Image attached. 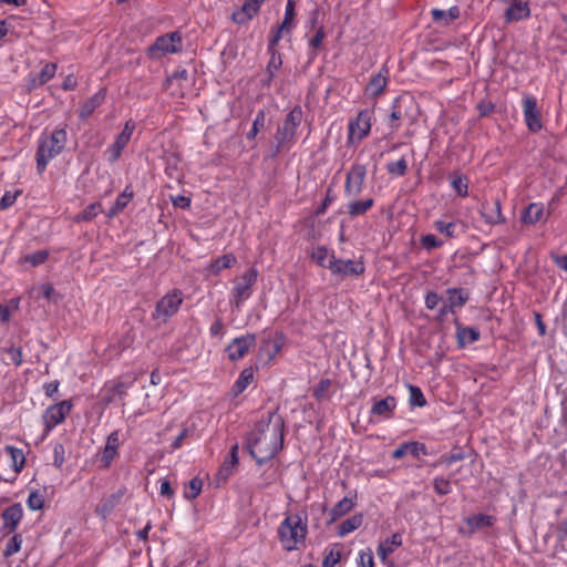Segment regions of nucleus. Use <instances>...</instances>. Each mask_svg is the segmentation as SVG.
Masks as SVG:
<instances>
[{
  "instance_id": "1",
  "label": "nucleus",
  "mask_w": 567,
  "mask_h": 567,
  "mask_svg": "<svg viewBox=\"0 0 567 567\" xmlns=\"http://www.w3.org/2000/svg\"><path fill=\"white\" fill-rule=\"evenodd\" d=\"M285 422L277 412H269L250 431L247 446L258 464L274 458L284 446Z\"/></svg>"
},
{
  "instance_id": "2",
  "label": "nucleus",
  "mask_w": 567,
  "mask_h": 567,
  "mask_svg": "<svg viewBox=\"0 0 567 567\" xmlns=\"http://www.w3.org/2000/svg\"><path fill=\"white\" fill-rule=\"evenodd\" d=\"M66 142L68 133L64 128L42 132L35 153L37 171L39 174H43L48 164L62 153Z\"/></svg>"
},
{
  "instance_id": "3",
  "label": "nucleus",
  "mask_w": 567,
  "mask_h": 567,
  "mask_svg": "<svg viewBox=\"0 0 567 567\" xmlns=\"http://www.w3.org/2000/svg\"><path fill=\"white\" fill-rule=\"evenodd\" d=\"M303 112L299 105H296L286 115L284 122L278 125L274 135L275 145L272 156L279 155L284 151H289L297 140V131L302 122Z\"/></svg>"
},
{
  "instance_id": "4",
  "label": "nucleus",
  "mask_w": 567,
  "mask_h": 567,
  "mask_svg": "<svg viewBox=\"0 0 567 567\" xmlns=\"http://www.w3.org/2000/svg\"><path fill=\"white\" fill-rule=\"evenodd\" d=\"M308 526L300 515L287 516L278 527L281 547L287 551L298 550L305 544Z\"/></svg>"
},
{
  "instance_id": "5",
  "label": "nucleus",
  "mask_w": 567,
  "mask_h": 567,
  "mask_svg": "<svg viewBox=\"0 0 567 567\" xmlns=\"http://www.w3.org/2000/svg\"><path fill=\"white\" fill-rule=\"evenodd\" d=\"M183 50V37L179 31H173L156 38L155 42L146 49L151 60H161L167 54L179 53Z\"/></svg>"
},
{
  "instance_id": "6",
  "label": "nucleus",
  "mask_w": 567,
  "mask_h": 567,
  "mask_svg": "<svg viewBox=\"0 0 567 567\" xmlns=\"http://www.w3.org/2000/svg\"><path fill=\"white\" fill-rule=\"evenodd\" d=\"M258 278V270L250 268L234 279V287L230 291V303L240 309L244 302L252 295V287Z\"/></svg>"
},
{
  "instance_id": "7",
  "label": "nucleus",
  "mask_w": 567,
  "mask_h": 567,
  "mask_svg": "<svg viewBox=\"0 0 567 567\" xmlns=\"http://www.w3.org/2000/svg\"><path fill=\"white\" fill-rule=\"evenodd\" d=\"M182 303L183 292L179 289H173L157 301L152 317L166 322L178 311Z\"/></svg>"
},
{
  "instance_id": "8",
  "label": "nucleus",
  "mask_w": 567,
  "mask_h": 567,
  "mask_svg": "<svg viewBox=\"0 0 567 567\" xmlns=\"http://www.w3.org/2000/svg\"><path fill=\"white\" fill-rule=\"evenodd\" d=\"M373 110H362L358 113L357 117L351 120L348 125V142L359 143L365 138L372 126Z\"/></svg>"
},
{
  "instance_id": "9",
  "label": "nucleus",
  "mask_w": 567,
  "mask_h": 567,
  "mask_svg": "<svg viewBox=\"0 0 567 567\" xmlns=\"http://www.w3.org/2000/svg\"><path fill=\"white\" fill-rule=\"evenodd\" d=\"M367 176V166L361 163H353L346 175L344 195L355 198L363 189Z\"/></svg>"
},
{
  "instance_id": "10",
  "label": "nucleus",
  "mask_w": 567,
  "mask_h": 567,
  "mask_svg": "<svg viewBox=\"0 0 567 567\" xmlns=\"http://www.w3.org/2000/svg\"><path fill=\"white\" fill-rule=\"evenodd\" d=\"M72 403L70 401H61L56 404L50 405L43 414L44 431L51 432L56 425L64 422L66 416L71 413Z\"/></svg>"
},
{
  "instance_id": "11",
  "label": "nucleus",
  "mask_w": 567,
  "mask_h": 567,
  "mask_svg": "<svg viewBox=\"0 0 567 567\" xmlns=\"http://www.w3.org/2000/svg\"><path fill=\"white\" fill-rule=\"evenodd\" d=\"M328 269L332 275L340 276L342 278L346 277H359L365 270L364 264L362 260L357 259H338L331 260L330 265H328Z\"/></svg>"
},
{
  "instance_id": "12",
  "label": "nucleus",
  "mask_w": 567,
  "mask_h": 567,
  "mask_svg": "<svg viewBox=\"0 0 567 567\" xmlns=\"http://www.w3.org/2000/svg\"><path fill=\"white\" fill-rule=\"evenodd\" d=\"M256 343V336L247 333L235 338L227 347L226 353L230 361H238L243 359L249 349Z\"/></svg>"
},
{
  "instance_id": "13",
  "label": "nucleus",
  "mask_w": 567,
  "mask_h": 567,
  "mask_svg": "<svg viewBox=\"0 0 567 567\" xmlns=\"http://www.w3.org/2000/svg\"><path fill=\"white\" fill-rule=\"evenodd\" d=\"M523 113H524L525 123L529 131L538 132L543 128L540 111L537 106V101L534 96L524 95Z\"/></svg>"
},
{
  "instance_id": "14",
  "label": "nucleus",
  "mask_w": 567,
  "mask_h": 567,
  "mask_svg": "<svg viewBox=\"0 0 567 567\" xmlns=\"http://www.w3.org/2000/svg\"><path fill=\"white\" fill-rule=\"evenodd\" d=\"M505 6V21L507 23L529 18V0H501Z\"/></svg>"
},
{
  "instance_id": "15",
  "label": "nucleus",
  "mask_w": 567,
  "mask_h": 567,
  "mask_svg": "<svg viewBox=\"0 0 567 567\" xmlns=\"http://www.w3.org/2000/svg\"><path fill=\"white\" fill-rule=\"evenodd\" d=\"M412 105L413 101L410 97L399 96L393 101L389 115L391 130L396 131L400 127V121L409 117V110Z\"/></svg>"
},
{
  "instance_id": "16",
  "label": "nucleus",
  "mask_w": 567,
  "mask_h": 567,
  "mask_svg": "<svg viewBox=\"0 0 567 567\" xmlns=\"http://www.w3.org/2000/svg\"><path fill=\"white\" fill-rule=\"evenodd\" d=\"M396 405V399L392 395L380 400L374 398L370 414L379 420H389L393 416Z\"/></svg>"
},
{
  "instance_id": "17",
  "label": "nucleus",
  "mask_w": 567,
  "mask_h": 567,
  "mask_svg": "<svg viewBox=\"0 0 567 567\" xmlns=\"http://www.w3.org/2000/svg\"><path fill=\"white\" fill-rule=\"evenodd\" d=\"M23 517V508L20 503H16L9 507H7L2 515V529L6 534L14 533Z\"/></svg>"
},
{
  "instance_id": "18",
  "label": "nucleus",
  "mask_w": 567,
  "mask_h": 567,
  "mask_svg": "<svg viewBox=\"0 0 567 567\" xmlns=\"http://www.w3.org/2000/svg\"><path fill=\"white\" fill-rule=\"evenodd\" d=\"M481 215L489 225L502 224L505 221V218L502 215L501 202L498 199L484 202L481 206Z\"/></svg>"
},
{
  "instance_id": "19",
  "label": "nucleus",
  "mask_w": 567,
  "mask_h": 567,
  "mask_svg": "<svg viewBox=\"0 0 567 567\" xmlns=\"http://www.w3.org/2000/svg\"><path fill=\"white\" fill-rule=\"evenodd\" d=\"M120 446V433L118 431H113L106 440L105 446L102 451L101 462L104 468H107L113 460L117 456V451Z\"/></svg>"
},
{
  "instance_id": "20",
  "label": "nucleus",
  "mask_w": 567,
  "mask_h": 567,
  "mask_svg": "<svg viewBox=\"0 0 567 567\" xmlns=\"http://www.w3.org/2000/svg\"><path fill=\"white\" fill-rule=\"evenodd\" d=\"M388 75L389 70L383 66L367 84L364 89L365 94L372 97H377L382 94L388 84Z\"/></svg>"
},
{
  "instance_id": "21",
  "label": "nucleus",
  "mask_w": 567,
  "mask_h": 567,
  "mask_svg": "<svg viewBox=\"0 0 567 567\" xmlns=\"http://www.w3.org/2000/svg\"><path fill=\"white\" fill-rule=\"evenodd\" d=\"M261 4L255 0H245L241 8L231 14V19L237 24H244L251 20L260 9Z\"/></svg>"
},
{
  "instance_id": "22",
  "label": "nucleus",
  "mask_w": 567,
  "mask_h": 567,
  "mask_svg": "<svg viewBox=\"0 0 567 567\" xmlns=\"http://www.w3.org/2000/svg\"><path fill=\"white\" fill-rule=\"evenodd\" d=\"M496 522V517L487 514H475L464 518V523L467 527V534L472 535L475 532L492 527Z\"/></svg>"
},
{
  "instance_id": "23",
  "label": "nucleus",
  "mask_w": 567,
  "mask_h": 567,
  "mask_svg": "<svg viewBox=\"0 0 567 567\" xmlns=\"http://www.w3.org/2000/svg\"><path fill=\"white\" fill-rule=\"evenodd\" d=\"M237 258L234 254H225L214 259L206 268V276H218L223 270L234 267Z\"/></svg>"
},
{
  "instance_id": "24",
  "label": "nucleus",
  "mask_w": 567,
  "mask_h": 567,
  "mask_svg": "<svg viewBox=\"0 0 567 567\" xmlns=\"http://www.w3.org/2000/svg\"><path fill=\"white\" fill-rule=\"evenodd\" d=\"M547 216L548 214L545 213L544 204L532 203L522 212L520 220L524 224L534 225L544 220Z\"/></svg>"
},
{
  "instance_id": "25",
  "label": "nucleus",
  "mask_w": 567,
  "mask_h": 567,
  "mask_svg": "<svg viewBox=\"0 0 567 567\" xmlns=\"http://www.w3.org/2000/svg\"><path fill=\"white\" fill-rule=\"evenodd\" d=\"M432 20L441 25H450L453 21H455L460 17V9L456 6H453L446 10L433 8L431 9Z\"/></svg>"
},
{
  "instance_id": "26",
  "label": "nucleus",
  "mask_w": 567,
  "mask_h": 567,
  "mask_svg": "<svg viewBox=\"0 0 567 567\" xmlns=\"http://www.w3.org/2000/svg\"><path fill=\"white\" fill-rule=\"evenodd\" d=\"M133 196L134 193L131 186H126L124 190L116 197V200L113 204V206L107 210L106 217L109 219H112L120 213H122L126 208L128 203L132 200Z\"/></svg>"
},
{
  "instance_id": "27",
  "label": "nucleus",
  "mask_w": 567,
  "mask_h": 567,
  "mask_svg": "<svg viewBox=\"0 0 567 567\" xmlns=\"http://www.w3.org/2000/svg\"><path fill=\"white\" fill-rule=\"evenodd\" d=\"M123 495V491H117L116 493H113L107 497L103 498L95 509L96 514L102 516L103 518L109 516L113 512V509L120 504Z\"/></svg>"
},
{
  "instance_id": "28",
  "label": "nucleus",
  "mask_w": 567,
  "mask_h": 567,
  "mask_svg": "<svg viewBox=\"0 0 567 567\" xmlns=\"http://www.w3.org/2000/svg\"><path fill=\"white\" fill-rule=\"evenodd\" d=\"M104 100L105 92L103 90L96 92L93 96L85 101L82 107L80 109V117L87 118L89 116H91L93 112L104 102Z\"/></svg>"
},
{
  "instance_id": "29",
  "label": "nucleus",
  "mask_w": 567,
  "mask_h": 567,
  "mask_svg": "<svg viewBox=\"0 0 567 567\" xmlns=\"http://www.w3.org/2000/svg\"><path fill=\"white\" fill-rule=\"evenodd\" d=\"M357 494L354 493L351 497H343L331 509V520L334 522L338 518L348 514L355 506Z\"/></svg>"
},
{
  "instance_id": "30",
  "label": "nucleus",
  "mask_w": 567,
  "mask_h": 567,
  "mask_svg": "<svg viewBox=\"0 0 567 567\" xmlns=\"http://www.w3.org/2000/svg\"><path fill=\"white\" fill-rule=\"evenodd\" d=\"M402 545V538L399 534H393L385 542L381 543L377 547V554L379 558L384 563L390 554L394 551V549Z\"/></svg>"
},
{
  "instance_id": "31",
  "label": "nucleus",
  "mask_w": 567,
  "mask_h": 567,
  "mask_svg": "<svg viewBox=\"0 0 567 567\" xmlns=\"http://www.w3.org/2000/svg\"><path fill=\"white\" fill-rule=\"evenodd\" d=\"M373 205H374V200L371 197L364 198L361 200L353 199L348 203L347 213L351 217H357V216L365 214L368 210H370L373 207Z\"/></svg>"
},
{
  "instance_id": "32",
  "label": "nucleus",
  "mask_w": 567,
  "mask_h": 567,
  "mask_svg": "<svg viewBox=\"0 0 567 567\" xmlns=\"http://www.w3.org/2000/svg\"><path fill=\"white\" fill-rule=\"evenodd\" d=\"M282 346V340L280 338L277 339H265L260 346V354L267 357V361H271L280 351Z\"/></svg>"
},
{
  "instance_id": "33",
  "label": "nucleus",
  "mask_w": 567,
  "mask_h": 567,
  "mask_svg": "<svg viewBox=\"0 0 567 567\" xmlns=\"http://www.w3.org/2000/svg\"><path fill=\"white\" fill-rule=\"evenodd\" d=\"M6 452L9 454L12 463V467L14 474L18 475L22 472L25 464V456L21 449L14 447L12 445H7L4 447Z\"/></svg>"
},
{
  "instance_id": "34",
  "label": "nucleus",
  "mask_w": 567,
  "mask_h": 567,
  "mask_svg": "<svg viewBox=\"0 0 567 567\" xmlns=\"http://www.w3.org/2000/svg\"><path fill=\"white\" fill-rule=\"evenodd\" d=\"M447 293V302L453 308H461L463 307L467 300L470 299V295L467 291H465L462 288H449L446 290Z\"/></svg>"
},
{
  "instance_id": "35",
  "label": "nucleus",
  "mask_w": 567,
  "mask_h": 567,
  "mask_svg": "<svg viewBox=\"0 0 567 567\" xmlns=\"http://www.w3.org/2000/svg\"><path fill=\"white\" fill-rule=\"evenodd\" d=\"M363 523V515L362 514H355L346 520H343L338 528V535L340 537H344L346 535L354 532L358 529Z\"/></svg>"
},
{
  "instance_id": "36",
  "label": "nucleus",
  "mask_w": 567,
  "mask_h": 567,
  "mask_svg": "<svg viewBox=\"0 0 567 567\" xmlns=\"http://www.w3.org/2000/svg\"><path fill=\"white\" fill-rule=\"evenodd\" d=\"M311 259L320 267L328 268V265H330L331 260H334L336 257L327 247L319 246L312 249Z\"/></svg>"
},
{
  "instance_id": "37",
  "label": "nucleus",
  "mask_w": 567,
  "mask_h": 567,
  "mask_svg": "<svg viewBox=\"0 0 567 567\" xmlns=\"http://www.w3.org/2000/svg\"><path fill=\"white\" fill-rule=\"evenodd\" d=\"M480 339V332L477 329L472 327H458L457 328V340L460 347L472 344Z\"/></svg>"
},
{
  "instance_id": "38",
  "label": "nucleus",
  "mask_w": 567,
  "mask_h": 567,
  "mask_svg": "<svg viewBox=\"0 0 567 567\" xmlns=\"http://www.w3.org/2000/svg\"><path fill=\"white\" fill-rule=\"evenodd\" d=\"M100 213H102V204L99 202L92 203L89 206H86L76 217L74 220L76 223L80 221H91L94 219Z\"/></svg>"
},
{
  "instance_id": "39",
  "label": "nucleus",
  "mask_w": 567,
  "mask_h": 567,
  "mask_svg": "<svg viewBox=\"0 0 567 567\" xmlns=\"http://www.w3.org/2000/svg\"><path fill=\"white\" fill-rule=\"evenodd\" d=\"M270 54L269 62L267 64V83H270L272 79L275 78L276 72L280 69L282 65V59L278 51H268Z\"/></svg>"
},
{
  "instance_id": "40",
  "label": "nucleus",
  "mask_w": 567,
  "mask_h": 567,
  "mask_svg": "<svg viewBox=\"0 0 567 567\" xmlns=\"http://www.w3.org/2000/svg\"><path fill=\"white\" fill-rule=\"evenodd\" d=\"M326 37V33H324V29L323 27H319L316 31V33L313 34V37H311L309 39V48H310V51H309V58L310 60H313L317 58L318 55V49L322 45V41Z\"/></svg>"
},
{
  "instance_id": "41",
  "label": "nucleus",
  "mask_w": 567,
  "mask_h": 567,
  "mask_svg": "<svg viewBox=\"0 0 567 567\" xmlns=\"http://www.w3.org/2000/svg\"><path fill=\"white\" fill-rule=\"evenodd\" d=\"M451 186L461 197L468 195V178L464 175L455 174L451 178Z\"/></svg>"
},
{
  "instance_id": "42",
  "label": "nucleus",
  "mask_w": 567,
  "mask_h": 567,
  "mask_svg": "<svg viewBox=\"0 0 567 567\" xmlns=\"http://www.w3.org/2000/svg\"><path fill=\"white\" fill-rule=\"evenodd\" d=\"M254 374L250 369H245L240 372L237 381L233 386V391L235 394H240L243 391L247 389V386L252 381Z\"/></svg>"
},
{
  "instance_id": "43",
  "label": "nucleus",
  "mask_w": 567,
  "mask_h": 567,
  "mask_svg": "<svg viewBox=\"0 0 567 567\" xmlns=\"http://www.w3.org/2000/svg\"><path fill=\"white\" fill-rule=\"evenodd\" d=\"M56 72V64L55 63H47L40 73L37 75V78L33 80V85H42L50 81Z\"/></svg>"
},
{
  "instance_id": "44",
  "label": "nucleus",
  "mask_w": 567,
  "mask_h": 567,
  "mask_svg": "<svg viewBox=\"0 0 567 567\" xmlns=\"http://www.w3.org/2000/svg\"><path fill=\"white\" fill-rule=\"evenodd\" d=\"M266 125V112L264 110H259L256 114V117L252 122L251 128L247 133L248 140H254L258 133L265 127Z\"/></svg>"
},
{
  "instance_id": "45",
  "label": "nucleus",
  "mask_w": 567,
  "mask_h": 567,
  "mask_svg": "<svg viewBox=\"0 0 567 567\" xmlns=\"http://www.w3.org/2000/svg\"><path fill=\"white\" fill-rule=\"evenodd\" d=\"M134 130L135 123L132 120L127 121L123 127V131L117 135L114 143H116L122 148H125L132 137Z\"/></svg>"
},
{
  "instance_id": "46",
  "label": "nucleus",
  "mask_w": 567,
  "mask_h": 567,
  "mask_svg": "<svg viewBox=\"0 0 567 567\" xmlns=\"http://www.w3.org/2000/svg\"><path fill=\"white\" fill-rule=\"evenodd\" d=\"M409 403L411 406L423 408L426 405V399L422 392V390L416 385H409Z\"/></svg>"
},
{
  "instance_id": "47",
  "label": "nucleus",
  "mask_w": 567,
  "mask_h": 567,
  "mask_svg": "<svg viewBox=\"0 0 567 567\" xmlns=\"http://www.w3.org/2000/svg\"><path fill=\"white\" fill-rule=\"evenodd\" d=\"M433 487L437 495L444 496L452 493V482L450 478L436 476L433 478Z\"/></svg>"
},
{
  "instance_id": "48",
  "label": "nucleus",
  "mask_w": 567,
  "mask_h": 567,
  "mask_svg": "<svg viewBox=\"0 0 567 567\" xmlns=\"http://www.w3.org/2000/svg\"><path fill=\"white\" fill-rule=\"evenodd\" d=\"M386 171L394 176H403L408 172V162L404 157L386 164Z\"/></svg>"
},
{
  "instance_id": "49",
  "label": "nucleus",
  "mask_w": 567,
  "mask_h": 567,
  "mask_svg": "<svg viewBox=\"0 0 567 567\" xmlns=\"http://www.w3.org/2000/svg\"><path fill=\"white\" fill-rule=\"evenodd\" d=\"M22 545V537L19 534H14L6 545L3 550L4 557H10L20 551Z\"/></svg>"
},
{
  "instance_id": "50",
  "label": "nucleus",
  "mask_w": 567,
  "mask_h": 567,
  "mask_svg": "<svg viewBox=\"0 0 567 567\" xmlns=\"http://www.w3.org/2000/svg\"><path fill=\"white\" fill-rule=\"evenodd\" d=\"M203 482L198 477H194L189 481L187 488L184 492V496L187 499H195L202 492Z\"/></svg>"
},
{
  "instance_id": "51",
  "label": "nucleus",
  "mask_w": 567,
  "mask_h": 567,
  "mask_svg": "<svg viewBox=\"0 0 567 567\" xmlns=\"http://www.w3.org/2000/svg\"><path fill=\"white\" fill-rule=\"evenodd\" d=\"M341 559V551L337 546L327 550L321 567H334Z\"/></svg>"
},
{
  "instance_id": "52",
  "label": "nucleus",
  "mask_w": 567,
  "mask_h": 567,
  "mask_svg": "<svg viewBox=\"0 0 567 567\" xmlns=\"http://www.w3.org/2000/svg\"><path fill=\"white\" fill-rule=\"evenodd\" d=\"M49 258V252L47 250H38L35 252L25 255L23 260L30 264L32 267L42 265Z\"/></svg>"
},
{
  "instance_id": "53",
  "label": "nucleus",
  "mask_w": 567,
  "mask_h": 567,
  "mask_svg": "<svg viewBox=\"0 0 567 567\" xmlns=\"http://www.w3.org/2000/svg\"><path fill=\"white\" fill-rule=\"evenodd\" d=\"M235 467L234 462L225 461L216 474L217 483H225L233 475Z\"/></svg>"
},
{
  "instance_id": "54",
  "label": "nucleus",
  "mask_w": 567,
  "mask_h": 567,
  "mask_svg": "<svg viewBox=\"0 0 567 567\" xmlns=\"http://www.w3.org/2000/svg\"><path fill=\"white\" fill-rule=\"evenodd\" d=\"M421 246L426 249L427 251H431L433 249L440 248L443 246V241L440 240L435 235L427 234L421 237L420 239Z\"/></svg>"
},
{
  "instance_id": "55",
  "label": "nucleus",
  "mask_w": 567,
  "mask_h": 567,
  "mask_svg": "<svg viewBox=\"0 0 567 567\" xmlns=\"http://www.w3.org/2000/svg\"><path fill=\"white\" fill-rule=\"evenodd\" d=\"M27 505L31 511H39L43 507V496L39 491L31 492L27 499Z\"/></svg>"
},
{
  "instance_id": "56",
  "label": "nucleus",
  "mask_w": 567,
  "mask_h": 567,
  "mask_svg": "<svg viewBox=\"0 0 567 567\" xmlns=\"http://www.w3.org/2000/svg\"><path fill=\"white\" fill-rule=\"evenodd\" d=\"M434 227L437 231L445 235L446 237H453L456 226L453 221H445L440 219L434 223Z\"/></svg>"
},
{
  "instance_id": "57",
  "label": "nucleus",
  "mask_w": 567,
  "mask_h": 567,
  "mask_svg": "<svg viewBox=\"0 0 567 567\" xmlns=\"http://www.w3.org/2000/svg\"><path fill=\"white\" fill-rule=\"evenodd\" d=\"M193 434H194V431H192L188 427H184L183 430H181L178 435L173 440V442L171 444L172 450L175 451V450L181 449L185 444L186 440L189 436H192Z\"/></svg>"
},
{
  "instance_id": "58",
  "label": "nucleus",
  "mask_w": 567,
  "mask_h": 567,
  "mask_svg": "<svg viewBox=\"0 0 567 567\" xmlns=\"http://www.w3.org/2000/svg\"><path fill=\"white\" fill-rule=\"evenodd\" d=\"M293 18H295V1L288 0L287 4H286V10H285V18L280 25L282 28H286L287 31H289L291 28Z\"/></svg>"
},
{
  "instance_id": "59",
  "label": "nucleus",
  "mask_w": 567,
  "mask_h": 567,
  "mask_svg": "<svg viewBox=\"0 0 567 567\" xmlns=\"http://www.w3.org/2000/svg\"><path fill=\"white\" fill-rule=\"evenodd\" d=\"M20 194H21V190L6 192L0 199V209L6 210V209L10 208L16 203V200Z\"/></svg>"
},
{
  "instance_id": "60",
  "label": "nucleus",
  "mask_w": 567,
  "mask_h": 567,
  "mask_svg": "<svg viewBox=\"0 0 567 567\" xmlns=\"http://www.w3.org/2000/svg\"><path fill=\"white\" fill-rule=\"evenodd\" d=\"M359 567H374L373 554L370 548L360 550L358 558Z\"/></svg>"
},
{
  "instance_id": "61",
  "label": "nucleus",
  "mask_w": 567,
  "mask_h": 567,
  "mask_svg": "<svg viewBox=\"0 0 567 567\" xmlns=\"http://www.w3.org/2000/svg\"><path fill=\"white\" fill-rule=\"evenodd\" d=\"M330 386H331L330 379H321L319 381V383L316 385V388L313 389V396L317 400L323 399Z\"/></svg>"
},
{
  "instance_id": "62",
  "label": "nucleus",
  "mask_w": 567,
  "mask_h": 567,
  "mask_svg": "<svg viewBox=\"0 0 567 567\" xmlns=\"http://www.w3.org/2000/svg\"><path fill=\"white\" fill-rule=\"evenodd\" d=\"M409 453L414 457L420 455H427V449L424 443L421 442H408Z\"/></svg>"
},
{
  "instance_id": "63",
  "label": "nucleus",
  "mask_w": 567,
  "mask_h": 567,
  "mask_svg": "<svg viewBox=\"0 0 567 567\" xmlns=\"http://www.w3.org/2000/svg\"><path fill=\"white\" fill-rule=\"evenodd\" d=\"M464 454L462 452L444 454L440 457L439 463L445 464L446 466H451L452 464L463 461Z\"/></svg>"
},
{
  "instance_id": "64",
  "label": "nucleus",
  "mask_w": 567,
  "mask_h": 567,
  "mask_svg": "<svg viewBox=\"0 0 567 567\" xmlns=\"http://www.w3.org/2000/svg\"><path fill=\"white\" fill-rule=\"evenodd\" d=\"M7 353L10 358V360L14 363L16 367H19L22 364L23 362V357H22V350L21 348H17V347H10L7 349Z\"/></svg>"
}]
</instances>
